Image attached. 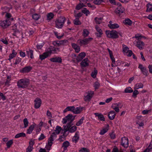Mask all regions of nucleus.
I'll return each instance as SVG.
<instances>
[{
  "label": "nucleus",
  "instance_id": "nucleus-38",
  "mask_svg": "<svg viewBox=\"0 0 152 152\" xmlns=\"http://www.w3.org/2000/svg\"><path fill=\"white\" fill-rule=\"evenodd\" d=\"M143 87V84L140 83H137L135 86L134 88L135 89H138L140 88H142Z\"/></svg>",
  "mask_w": 152,
  "mask_h": 152
},
{
  "label": "nucleus",
  "instance_id": "nucleus-58",
  "mask_svg": "<svg viewBox=\"0 0 152 152\" xmlns=\"http://www.w3.org/2000/svg\"><path fill=\"white\" fill-rule=\"evenodd\" d=\"M47 115L48 116V118L49 119H50L52 118V114L50 111L48 110L47 112Z\"/></svg>",
  "mask_w": 152,
  "mask_h": 152
},
{
  "label": "nucleus",
  "instance_id": "nucleus-44",
  "mask_svg": "<svg viewBox=\"0 0 152 152\" xmlns=\"http://www.w3.org/2000/svg\"><path fill=\"white\" fill-rule=\"evenodd\" d=\"M23 122L24 125V128H26L28 126L29 123L27 119V118H25L23 120Z\"/></svg>",
  "mask_w": 152,
  "mask_h": 152
},
{
  "label": "nucleus",
  "instance_id": "nucleus-16",
  "mask_svg": "<svg viewBox=\"0 0 152 152\" xmlns=\"http://www.w3.org/2000/svg\"><path fill=\"white\" fill-rule=\"evenodd\" d=\"M71 45L72 48L75 50L76 53H78L80 50V47L77 44L75 43H72Z\"/></svg>",
  "mask_w": 152,
  "mask_h": 152
},
{
  "label": "nucleus",
  "instance_id": "nucleus-64",
  "mask_svg": "<svg viewBox=\"0 0 152 152\" xmlns=\"http://www.w3.org/2000/svg\"><path fill=\"white\" fill-rule=\"evenodd\" d=\"M33 149V147H32V146H28V147L26 148V152H31L32 151Z\"/></svg>",
  "mask_w": 152,
  "mask_h": 152
},
{
  "label": "nucleus",
  "instance_id": "nucleus-10",
  "mask_svg": "<svg viewBox=\"0 0 152 152\" xmlns=\"http://www.w3.org/2000/svg\"><path fill=\"white\" fill-rule=\"evenodd\" d=\"M32 68L30 66H25L20 70L21 73H26L29 72L32 69Z\"/></svg>",
  "mask_w": 152,
  "mask_h": 152
},
{
  "label": "nucleus",
  "instance_id": "nucleus-35",
  "mask_svg": "<svg viewBox=\"0 0 152 152\" xmlns=\"http://www.w3.org/2000/svg\"><path fill=\"white\" fill-rule=\"evenodd\" d=\"M102 18H98L97 17H96L94 20L96 24H100L102 22Z\"/></svg>",
  "mask_w": 152,
  "mask_h": 152
},
{
  "label": "nucleus",
  "instance_id": "nucleus-4",
  "mask_svg": "<svg viewBox=\"0 0 152 152\" xmlns=\"http://www.w3.org/2000/svg\"><path fill=\"white\" fill-rule=\"evenodd\" d=\"M105 33L107 37L109 38L117 39L119 37L118 32L115 30H112V31L106 30Z\"/></svg>",
  "mask_w": 152,
  "mask_h": 152
},
{
  "label": "nucleus",
  "instance_id": "nucleus-41",
  "mask_svg": "<svg viewBox=\"0 0 152 152\" xmlns=\"http://www.w3.org/2000/svg\"><path fill=\"white\" fill-rule=\"evenodd\" d=\"M82 12L86 15V16H87L88 14L90 13L89 11L86 8H84L82 10Z\"/></svg>",
  "mask_w": 152,
  "mask_h": 152
},
{
  "label": "nucleus",
  "instance_id": "nucleus-34",
  "mask_svg": "<svg viewBox=\"0 0 152 152\" xmlns=\"http://www.w3.org/2000/svg\"><path fill=\"white\" fill-rule=\"evenodd\" d=\"M122 47L123 48V52L124 53H128V51L129 50V48H128V47L124 44L122 45Z\"/></svg>",
  "mask_w": 152,
  "mask_h": 152
},
{
  "label": "nucleus",
  "instance_id": "nucleus-25",
  "mask_svg": "<svg viewBox=\"0 0 152 152\" xmlns=\"http://www.w3.org/2000/svg\"><path fill=\"white\" fill-rule=\"evenodd\" d=\"M69 143L67 141L64 142L62 144V147H64V150L67 151V148L69 146Z\"/></svg>",
  "mask_w": 152,
  "mask_h": 152
},
{
  "label": "nucleus",
  "instance_id": "nucleus-28",
  "mask_svg": "<svg viewBox=\"0 0 152 152\" xmlns=\"http://www.w3.org/2000/svg\"><path fill=\"white\" fill-rule=\"evenodd\" d=\"M26 53L28 56H30L31 58L32 59L34 58L33 51L32 50L29 49L28 50L26 51Z\"/></svg>",
  "mask_w": 152,
  "mask_h": 152
},
{
  "label": "nucleus",
  "instance_id": "nucleus-52",
  "mask_svg": "<svg viewBox=\"0 0 152 152\" xmlns=\"http://www.w3.org/2000/svg\"><path fill=\"white\" fill-rule=\"evenodd\" d=\"M80 152H90L88 149L85 148H82L79 150Z\"/></svg>",
  "mask_w": 152,
  "mask_h": 152
},
{
  "label": "nucleus",
  "instance_id": "nucleus-6",
  "mask_svg": "<svg viewBox=\"0 0 152 152\" xmlns=\"http://www.w3.org/2000/svg\"><path fill=\"white\" fill-rule=\"evenodd\" d=\"M93 39L91 37L86 38L84 39H79L77 40V42L82 46L83 45H85L89 43Z\"/></svg>",
  "mask_w": 152,
  "mask_h": 152
},
{
  "label": "nucleus",
  "instance_id": "nucleus-45",
  "mask_svg": "<svg viewBox=\"0 0 152 152\" xmlns=\"http://www.w3.org/2000/svg\"><path fill=\"white\" fill-rule=\"evenodd\" d=\"M61 129V128L60 126H57L56 127L55 130L56 133L57 134H59Z\"/></svg>",
  "mask_w": 152,
  "mask_h": 152
},
{
  "label": "nucleus",
  "instance_id": "nucleus-24",
  "mask_svg": "<svg viewBox=\"0 0 152 152\" xmlns=\"http://www.w3.org/2000/svg\"><path fill=\"white\" fill-rule=\"evenodd\" d=\"M78 133V132H77L75 133V135L72 138V141L75 143H76L78 142V140L79 138V135Z\"/></svg>",
  "mask_w": 152,
  "mask_h": 152
},
{
  "label": "nucleus",
  "instance_id": "nucleus-42",
  "mask_svg": "<svg viewBox=\"0 0 152 152\" xmlns=\"http://www.w3.org/2000/svg\"><path fill=\"white\" fill-rule=\"evenodd\" d=\"M125 92L126 93H131L133 92V90L130 87H127L124 90Z\"/></svg>",
  "mask_w": 152,
  "mask_h": 152
},
{
  "label": "nucleus",
  "instance_id": "nucleus-22",
  "mask_svg": "<svg viewBox=\"0 0 152 152\" xmlns=\"http://www.w3.org/2000/svg\"><path fill=\"white\" fill-rule=\"evenodd\" d=\"M144 45V43L142 41H139L137 42L136 46L140 50L142 49V47Z\"/></svg>",
  "mask_w": 152,
  "mask_h": 152
},
{
  "label": "nucleus",
  "instance_id": "nucleus-48",
  "mask_svg": "<svg viewBox=\"0 0 152 152\" xmlns=\"http://www.w3.org/2000/svg\"><path fill=\"white\" fill-rule=\"evenodd\" d=\"M79 19H75L74 20V23L76 25H80L81 24V22L79 20Z\"/></svg>",
  "mask_w": 152,
  "mask_h": 152
},
{
  "label": "nucleus",
  "instance_id": "nucleus-1",
  "mask_svg": "<svg viewBox=\"0 0 152 152\" xmlns=\"http://www.w3.org/2000/svg\"><path fill=\"white\" fill-rule=\"evenodd\" d=\"M29 83V79L27 78L22 79L17 82V86L19 88H24L28 86Z\"/></svg>",
  "mask_w": 152,
  "mask_h": 152
},
{
  "label": "nucleus",
  "instance_id": "nucleus-27",
  "mask_svg": "<svg viewBox=\"0 0 152 152\" xmlns=\"http://www.w3.org/2000/svg\"><path fill=\"white\" fill-rule=\"evenodd\" d=\"M72 125V123L68 122L66 124V126L64 128V132L68 131Z\"/></svg>",
  "mask_w": 152,
  "mask_h": 152
},
{
  "label": "nucleus",
  "instance_id": "nucleus-39",
  "mask_svg": "<svg viewBox=\"0 0 152 152\" xmlns=\"http://www.w3.org/2000/svg\"><path fill=\"white\" fill-rule=\"evenodd\" d=\"M77 129V127L75 126H74L71 127L68 131L70 133H73L76 131Z\"/></svg>",
  "mask_w": 152,
  "mask_h": 152
},
{
  "label": "nucleus",
  "instance_id": "nucleus-61",
  "mask_svg": "<svg viewBox=\"0 0 152 152\" xmlns=\"http://www.w3.org/2000/svg\"><path fill=\"white\" fill-rule=\"evenodd\" d=\"M0 98L3 101L5 100L6 98V96L1 92H0Z\"/></svg>",
  "mask_w": 152,
  "mask_h": 152
},
{
  "label": "nucleus",
  "instance_id": "nucleus-32",
  "mask_svg": "<svg viewBox=\"0 0 152 152\" xmlns=\"http://www.w3.org/2000/svg\"><path fill=\"white\" fill-rule=\"evenodd\" d=\"M26 134L24 132H21L16 134L15 136V138H18L21 137H26Z\"/></svg>",
  "mask_w": 152,
  "mask_h": 152
},
{
  "label": "nucleus",
  "instance_id": "nucleus-56",
  "mask_svg": "<svg viewBox=\"0 0 152 152\" xmlns=\"http://www.w3.org/2000/svg\"><path fill=\"white\" fill-rule=\"evenodd\" d=\"M68 41L67 40L65 39L64 40H60V46L61 45H64L65 43H67Z\"/></svg>",
  "mask_w": 152,
  "mask_h": 152
},
{
  "label": "nucleus",
  "instance_id": "nucleus-18",
  "mask_svg": "<svg viewBox=\"0 0 152 152\" xmlns=\"http://www.w3.org/2000/svg\"><path fill=\"white\" fill-rule=\"evenodd\" d=\"M108 26L111 29H115L119 27V26L118 24H113L112 21L109 22V24L108 25Z\"/></svg>",
  "mask_w": 152,
  "mask_h": 152
},
{
  "label": "nucleus",
  "instance_id": "nucleus-26",
  "mask_svg": "<svg viewBox=\"0 0 152 152\" xmlns=\"http://www.w3.org/2000/svg\"><path fill=\"white\" fill-rule=\"evenodd\" d=\"M49 56V55L47 53H44L42 54L39 55V58L41 60H42L47 58Z\"/></svg>",
  "mask_w": 152,
  "mask_h": 152
},
{
  "label": "nucleus",
  "instance_id": "nucleus-14",
  "mask_svg": "<svg viewBox=\"0 0 152 152\" xmlns=\"http://www.w3.org/2000/svg\"><path fill=\"white\" fill-rule=\"evenodd\" d=\"M89 61L87 58H85L83 59L80 63V65L82 67H86L89 66V64L88 61Z\"/></svg>",
  "mask_w": 152,
  "mask_h": 152
},
{
  "label": "nucleus",
  "instance_id": "nucleus-43",
  "mask_svg": "<svg viewBox=\"0 0 152 152\" xmlns=\"http://www.w3.org/2000/svg\"><path fill=\"white\" fill-rule=\"evenodd\" d=\"M13 143L12 140H10L8 141L6 143L7 148H8L10 147L11 145Z\"/></svg>",
  "mask_w": 152,
  "mask_h": 152
},
{
  "label": "nucleus",
  "instance_id": "nucleus-5",
  "mask_svg": "<svg viewBox=\"0 0 152 152\" xmlns=\"http://www.w3.org/2000/svg\"><path fill=\"white\" fill-rule=\"evenodd\" d=\"M75 116H73L71 114H69L66 116L65 118H63L62 123L63 124H65L67 121L69 123H72L74 120Z\"/></svg>",
  "mask_w": 152,
  "mask_h": 152
},
{
  "label": "nucleus",
  "instance_id": "nucleus-57",
  "mask_svg": "<svg viewBox=\"0 0 152 152\" xmlns=\"http://www.w3.org/2000/svg\"><path fill=\"white\" fill-rule=\"evenodd\" d=\"M82 15L83 14L79 12L77 13V14L75 15L74 16L76 19H79V18L82 16Z\"/></svg>",
  "mask_w": 152,
  "mask_h": 152
},
{
  "label": "nucleus",
  "instance_id": "nucleus-11",
  "mask_svg": "<svg viewBox=\"0 0 152 152\" xmlns=\"http://www.w3.org/2000/svg\"><path fill=\"white\" fill-rule=\"evenodd\" d=\"M95 28L97 31V32L95 33V34L96 35L97 37H101L102 35L103 34V32L102 30L97 25H96Z\"/></svg>",
  "mask_w": 152,
  "mask_h": 152
},
{
  "label": "nucleus",
  "instance_id": "nucleus-55",
  "mask_svg": "<svg viewBox=\"0 0 152 152\" xmlns=\"http://www.w3.org/2000/svg\"><path fill=\"white\" fill-rule=\"evenodd\" d=\"M152 149V144L151 145H150L148 148L145 149L144 152H150L151 151V150Z\"/></svg>",
  "mask_w": 152,
  "mask_h": 152
},
{
  "label": "nucleus",
  "instance_id": "nucleus-15",
  "mask_svg": "<svg viewBox=\"0 0 152 152\" xmlns=\"http://www.w3.org/2000/svg\"><path fill=\"white\" fill-rule=\"evenodd\" d=\"M50 60L53 62H58L59 63H61L62 62V59L59 57L51 58L50 59Z\"/></svg>",
  "mask_w": 152,
  "mask_h": 152
},
{
  "label": "nucleus",
  "instance_id": "nucleus-12",
  "mask_svg": "<svg viewBox=\"0 0 152 152\" xmlns=\"http://www.w3.org/2000/svg\"><path fill=\"white\" fill-rule=\"evenodd\" d=\"M86 56V53L84 52H81L77 57L76 60L77 62L81 61Z\"/></svg>",
  "mask_w": 152,
  "mask_h": 152
},
{
  "label": "nucleus",
  "instance_id": "nucleus-60",
  "mask_svg": "<svg viewBox=\"0 0 152 152\" xmlns=\"http://www.w3.org/2000/svg\"><path fill=\"white\" fill-rule=\"evenodd\" d=\"M53 144V142H52L48 141V146L47 149L48 151H49L50 150V148L52 145Z\"/></svg>",
  "mask_w": 152,
  "mask_h": 152
},
{
  "label": "nucleus",
  "instance_id": "nucleus-53",
  "mask_svg": "<svg viewBox=\"0 0 152 152\" xmlns=\"http://www.w3.org/2000/svg\"><path fill=\"white\" fill-rule=\"evenodd\" d=\"M13 28L12 29L14 31V33H13L12 35L14 36H16V33L19 31L17 29L16 26H14Z\"/></svg>",
  "mask_w": 152,
  "mask_h": 152
},
{
  "label": "nucleus",
  "instance_id": "nucleus-59",
  "mask_svg": "<svg viewBox=\"0 0 152 152\" xmlns=\"http://www.w3.org/2000/svg\"><path fill=\"white\" fill-rule=\"evenodd\" d=\"M100 86V84L98 82H95L94 85V87L95 90L98 89Z\"/></svg>",
  "mask_w": 152,
  "mask_h": 152
},
{
  "label": "nucleus",
  "instance_id": "nucleus-9",
  "mask_svg": "<svg viewBox=\"0 0 152 152\" xmlns=\"http://www.w3.org/2000/svg\"><path fill=\"white\" fill-rule=\"evenodd\" d=\"M34 107L35 109L39 108L42 103V101L41 99L39 98H36L34 101Z\"/></svg>",
  "mask_w": 152,
  "mask_h": 152
},
{
  "label": "nucleus",
  "instance_id": "nucleus-2",
  "mask_svg": "<svg viewBox=\"0 0 152 152\" xmlns=\"http://www.w3.org/2000/svg\"><path fill=\"white\" fill-rule=\"evenodd\" d=\"M66 20V18L64 16H61L58 18L55 21L56 27L57 28H61Z\"/></svg>",
  "mask_w": 152,
  "mask_h": 152
},
{
  "label": "nucleus",
  "instance_id": "nucleus-31",
  "mask_svg": "<svg viewBox=\"0 0 152 152\" xmlns=\"http://www.w3.org/2000/svg\"><path fill=\"white\" fill-rule=\"evenodd\" d=\"M123 23L126 25L131 26L132 24V21L129 19H125L123 21Z\"/></svg>",
  "mask_w": 152,
  "mask_h": 152
},
{
  "label": "nucleus",
  "instance_id": "nucleus-33",
  "mask_svg": "<svg viewBox=\"0 0 152 152\" xmlns=\"http://www.w3.org/2000/svg\"><path fill=\"white\" fill-rule=\"evenodd\" d=\"M40 15L38 14L34 13L32 16V18L35 20H37L40 18Z\"/></svg>",
  "mask_w": 152,
  "mask_h": 152
},
{
  "label": "nucleus",
  "instance_id": "nucleus-23",
  "mask_svg": "<svg viewBox=\"0 0 152 152\" xmlns=\"http://www.w3.org/2000/svg\"><path fill=\"white\" fill-rule=\"evenodd\" d=\"M51 50L53 54L57 53L58 52H59L60 48H56L54 46H51Z\"/></svg>",
  "mask_w": 152,
  "mask_h": 152
},
{
  "label": "nucleus",
  "instance_id": "nucleus-36",
  "mask_svg": "<svg viewBox=\"0 0 152 152\" xmlns=\"http://www.w3.org/2000/svg\"><path fill=\"white\" fill-rule=\"evenodd\" d=\"M86 7V6L83 3H80L77 5L75 8L77 10H79L82 7Z\"/></svg>",
  "mask_w": 152,
  "mask_h": 152
},
{
  "label": "nucleus",
  "instance_id": "nucleus-49",
  "mask_svg": "<svg viewBox=\"0 0 152 152\" xmlns=\"http://www.w3.org/2000/svg\"><path fill=\"white\" fill-rule=\"evenodd\" d=\"M92 96H90L88 94L87 95L85 96L84 98V100L86 101H89L92 98Z\"/></svg>",
  "mask_w": 152,
  "mask_h": 152
},
{
  "label": "nucleus",
  "instance_id": "nucleus-47",
  "mask_svg": "<svg viewBox=\"0 0 152 152\" xmlns=\"http://www.w3.org/2000/svg\"><path fill=\"white\" fill-rule=\"evenodd\" d=\"M22 59L19 57H17L16 58L15 62L14 63V64L16 65L19 64L21 61Z\"/></svg>",
  "mask_w": 152,
  "mask_h": 152
},
{
  "label": "nucleus",
  "instance_id": "nucleus-19",
  "mask_svg": "<svg viewBox=\"0 0 152 152\" xmlns=\"http://www.w3.org/2000/svg\"><path fill=\"white\" fill-rule=\"evenodd\" d=\"M116 114L114 111H111L109 113L108 116L109 118L111 120H113L115 118Z\"/></svg>",
  "mask_w": 152,
  "mask_h": 152
},
{
  "label": "nucleus",
  "instance_id": "nucleus-40",
  "mask_svg": "<svg viewBox=\"0 0 152 152\" xmlns=\"http://www.w3.org/2000/svg\"><path fill=\"white\" fill-rule=\"evenodd\" d=\"M54 15L52 13L50 12L47 15V20H50L53 18Z\"/></svg>",
  "mask_w": 152,
  "mask_h": 152
},
{
  "label": "nucleus",
  "instance_id": "nucleus-20",
  "mask_svg": "<svg viewBox=\"0 0 152 152\" xmlns=\"http://www.w3.org/2000/svg\"><path fill=\"white\" fill-rule=\"evenodd\" d=\"M109 125L108 124H107V127L101 130L99 134L101 135L104 134L105 133L107 132L109 130Z\"/></svg>",
  "mask_w": 152,
  "mask_h": 152
},
{
  "label": "nucleus",
  "instance_id": "nucleus-63",
  "mask_svg": "<svg viewBox=\"0 0 152 152\" xmlns=\"http://www.w3.org/2000/svg\"><path fill=\"white\" fill-rule=\"evenodd\" d=\"M138 91L136 90H135L133 92L132 96L133 97H136L137 95L139 94Z\"/></svg>",
  "mask_w": 152,
  "mask_h": 152
},
{
  "label": "nucleus",
  "instance_id": "nucleus-7",
  "mask_svg": "<svg viewBox=\"0 0 152 152\" xmlns=\"http://www.w3.org/2000/svg\"><path fill=\"white\" fill-rule=\"evenodd\" d=\"M11 24L10 21L8 20H4L0 21V26L4 28H6Z\"/></svg>",
  "mask_w": 152,
  "mask_h": 152
},
{
  "label": "nucleus",
  "instance_id": "nucleus-62",
  "mask_svg": "<svg viewBox=\"0 0 152 152\" xmlns=\"http://www.w3.org/2000/svg\"><path fill=\"white\" fill-rule=\"evenodd\" d=\"M45 53H47V54L49 55V56L52 54V52L51 50V46H50L48 49L47 52Z\"/></svg>",
  "mask_w": 152,
  "mask_h": 152
},
{
  "label": "nucleus",
  "instance_id": "nucleus-13",
  "mask_svg": "<svg viewBox=\"0 0 152 152\" xmlns=\"http://www.w3.org/2000/svg\"><path fill=\"white\" fill-rule=\"evenodd\" d=\"M125 9L123 7H118L115 10V12L116 14H120L124 12Z\"/></svg>",
  "mask_w": 152,
  "mask_h": 152
},
{
  "label": "nucleus",
  "instance_id": "nucleus-37",
  "mask_svg": "<svg viewBox=\"0 0 152 152\" xmlns=\"http://www.w3.org/2000/svg\"><path fill=\"white\" fill-rule=\"evenodd\" d=\"M84 119V117H83L81 118L78 121L76 124V125L77 126H80L83 123V121Z\"/></svg>",
  "mask_w": 152,
  "mask_h": 152
},
{
  "label": "nucleus",
  "instance_id": "nucleus-3",
  "mask_svg": "<svg viewBox=\"0 0 152 152\" xmlns=\"http://www.w3.org/2000/svg\"><path fill=\"white\" fill-rule=\"evenodd\" d=\"M68 111H70L75 114H79L82 111L83 107L81 106L75 108L74 106H68Z\"/></svg>",
  "mask_w": 152,
  "mask_h": 152
},
{
  "label": "nucleus",
  "instance_id": "nucleus-54",
  "mask_svg": "<svg viewBox=\"0 0 152 152\" xmlns=\"http://www.w3.org/2000/svg\"><path fill=\"white\" fill-rule=\"evenodd\" d=\"M103 2V0H95L94 1V4L96 5L100 4Z\"/></svg>",
  "mask_w": 152,
  "mask_h": 152
},
{
  "label": "nucleus",
  "instance_id": "nucleus-50",
  "mask_svg": "<svg viewBox=\"0 0 152 152\" xmlns=\"http://www.w3.org/2000/svg\"><path fill=\"white\" fill-rule=\"evenodd\" d=\"M141 71L144 75L146 76L148 75V71L145 67H144L143 68H142V69L141 70Z\"/></svg>",
  "mask_w": 152,
  "mask_h": 152
},
{
  "label": "nucleus",
  "instance_id": "nucleus-17",
  "mask_svg": "<svg viewBox=\"0 0 152 152\" xmlns=\"http://www.w3.org/2000/svg\"><path fill=\"white\" fill-rule=\"evenodd\" d=\"M36 124L34 123L32 124L31 125L27 130V134H31L34 130V127L36 126Z\"/></svg>",
  "mask_w": 152,
  "mask_h": 152
},
{
  "label": "nucleus",
  "instance_id": "nucleus-21",
  "mask_svg": "<svg viewBox=\"0 0 152 152\" xmlns=\"http://www.w3.org/2000/svg\"><path fill=\"white\" fill-rule=\"evenodd\" d=\"M94 115L96 116H98V118L101 121H104L105 120V118L103 115L101 113H95Z\"/></svg>",
  "mask_w": 152,
  "mask_h": 152
},
{
  "label": "nucleus",
  "instance_id": "nucleus-29",
  "mask_svg": "<svg viewBox=\"0 0 152 152\" xmlns=\"http://www.w3.org/2000/svg\"><path fill=\"white\" fill-rule=\"evenodd\" d=\"M146 7L147 8L146 12H152V4L148 3L147 4Z\"/></svg>",
  "mask_w": 152,
  "mask_h": 152
},
{
  "label": "nucleus",
  "instance_id": "nucleus-30",
  "mask_svg": "<svg viewBox=\"0 0 152 152\" xmlns=\"http://www.w3.org/2000/svg\"><path fill=\"white\" fill-rule=\"evenodd\" d=\"M5 17L6 18V20H9L10 21H12L13 20V18H11L12 15L10 13L6 12Z\"/></svg>",
  "mask_w": 152,
  "mask_h": 152
},
{
  "label": "nucleus",
  "instance_id": "nucleus-8",
  "mask_svg": "<svg viewBox=\"0 0 152 152\" xmlns=\"http://www.w3.org/2000/svg\"><path fill=\"white\" fill-rule=\"evenodd\" d=\"M121 144L124 148H127L129 146L128 139L126 137H124L122 138Z\"/></svg>",
  "mask_w": 152,
  "mask_h": 152
},
{
  "label": "nucleus",
  "instance_id": "nucleus-46",
  "mask_svg": "<svg viewBox=\"0 0 152 152\" xmlns=\"http://www.w3.org/2000/svg\"><path fill=\"white\" fill-rule=\"evenodd\" d=\"M97 72V70L95 69L94 71L92 72L91 74V77L93 78H95L96 77Z\"/></svg>",
  "mask_w": 152,
  "mask_h": 152
},
{
  "label": "nucleus",
  "instance_id": "nucleus-51",
  "mask_svg": "<svg viewBox=\"0 0 152 152\" xmlns=\"http://www.w3.org/2000/svg\"><path fill=\"white\" fill-rule=\"evenodd\" d=\"M89 33L87 30L84 29L83 30V35L84 37H86L88 36Z\"/></svg>",
  "mask_w": 152,
  "mask_h": 152
}]
</instances>
